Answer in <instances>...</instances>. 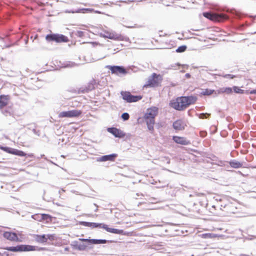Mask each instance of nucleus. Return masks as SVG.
<instances>
[{"mask_svg":"<svg viewBox=\"0 0 256 256\" xmlns=\"http://www.w3.org/2000/svg\"><path fill=\"white\" fill-rule=\"evenodd\" d=\"M196 98L194 96H180L170 101V106L177 110H183L190 105L194 104Z\"/></svg>","mask_w":256,"mask_h":256,"instance_id":"nucleus-1","label":"nucleus"},{"mask_svg":"<svg viewBox=\"0 0 256 256\" xmlns=\"http://www.w3.org/2000/svg\"><path fill=\"white\" fill-rule=\"evenodd\" d=\"M5 250L10 252H26V251H32L35 250V247L34 246L30 245H18L16 246H10L4 248Z\"/></svg>","mask_w":256,"mask_h":256,"instance_id":"nucleus-2","label":"nucleus"},{"mask_svg":"<svg viewBox=\"0 0 256 256\" xmlns=\"http://www.w3.org/2000/svg\"><path fill=\"white\" fill-rule=\"evenodd\" d=\"M46 39L48 42L54 41L57 42H66L68 40L66 36L60 34H48L46 37Z\"/></svg>","mask_w":256,"mask_h":256,"instance_id":"nucleus-3","label":"nucleus"},{"mask_svg":"<svg viewBox=\"0 0 256 256\" xmlns=\"http://www.w3.org/2000/svg\"><path fill=\"white\" fill-rule=\"evenodd\" d=\"M122 98L128 102H133L141 100L142 97L140 96H134L128 92H120Z\"/></svg>","mask_w":256,"mask_h":256,"instance_id":"nucleus-4","label":"nucleus"},{"mask_svg":"<svg viewBox=\"0 0 256 256\" xmlns=\"http://www.w3.org/2000/svg\"><path fill=\"white\" fill-rule=\"evenodd\" d=\"M82 112L80 110H73L62 112L58 114L59 118H76L79 116Z\"/></svg>","mask_w":256,"mask_h":256,"instance_id":"nucleus-5","label":"nucleus"},{"mask_svg":"<svg viewBox=\"0 0 256 256\" xmlns=\"http://www.w3.org/2000/svg\"><path fill=\"white\" fill-rule=\"evenodd\" d=\"M159 78H160V75H158L155 73H154L152 76L148 78L146 84L144 85V86L150 87H154L158 86L160 82Z\"/></svg>","mask_w":256,"mask_h":256,"instance_id":"nucleus-6","label":"nucleus"},{"mask_svg":"<svg viewBox=\"0 0 256 256\" xmlns=\"http://www.w3.org/2000/svg\"><path fill=\"white\" fill-rule=\"evenodd\" d=\"M106 68L110 70L112 74L116 75H125L127 74V72L124 67L118 66H107Z\"/></svg>","mask_w":256,"mask_h":256,"instance_id":"nucleus-7","label":"nucleus"},{"mask_svg":"<svg viewBox=\"0 0 256 256\" xmlns=\"http://www.w3.org/2000/svg\"><path fill=\"white\" fill-rule=\"evenodd\" d=\"M203 16L212 20L221 21L225 18V16L224 14L216 13L206 12L203 13Z\"/></svg>","mask_w":256,"mask_h":256,"instance_id":"nucleus-8","label":"nucleus"},{"mask_svg":"<svg viewBox=\"0 0 256 256\" xmlns=\"http://www.w3.org/2000/svg\"><path fill=\"white\" fill-rule=\"evenodd\" d=\"M107 130L116 138H122L125 136V134L122 130L116 128H108Z\"/></svg>","mask_w":256,"mask_h":256,"instance_id":"nucleus-9","label":"nucleus"},{"mask_svg":"<svg viewBox=\"0 0 256 256\" xmlns=\"http://www.w3.org/2000/svg\"><path fill=\"white\" fill-rule=\"evenodd\" d=\"M158 108L156 107H152L147 110V112L144 115V118H154L157 115Z\"/></svg>","mask_w":256,"mask_h":256,"instance_id":"nucleus-10","label":"nucleus"},{"mask_svg":"<svg viewBox=\"0 0 256 256\" xmlns=\"http://www.w3.org/2000/svg\"><path fill=\"white\" fill-rule=\"evenodd\" d=\"M118 156V154H112L108 155L102 156L100 158H98V162H106L111 161L114 162L115 158Z\"/></svg>","mask_w":256,"mask_h":256,"instance_id":"nucleus-11","label":"nucleus"},{"mask_svg":"<svg viewBox=\"0 0 256 256\" xmlns=\"http://www.w3.org/2000/svg\"><path fill=\"white\" fill-rule=\"evenodd\" d=\"M3 236L10 241L18 242V238L15 232H6L4 233Z\"/></svg>","mask_w":256,"mask_h":256,"instance_id":"nucleus-12","label":"nucleus"},{"mask_svg":"<svg viewBox=\"0 0 256 256\" xmlns=\"http://www.w3.org/2000/svg\"><path fill=\"white\" fill-rule=\"evenodd\" d=\"M173 140L176 143L181 144L182 145H188L190 144V142L188 140L183 137L174 136Z\"/></svg>","mask_w":256,"mask_h":256,"instance_id":"nucleus-13","label":"nucleus"},{"mask_svg":"<svg viewBox=\"0 0 256 256\" xmlns=\"http://www.w3.org/2000/svg\"><path fill=\"white\" fill-rule=\"evenodd\" d=\"M186 124L182 120H178L173 123L174 128L177 130H182L184 128Z\"/></svg>","mask_w":256,"mask_h":256,"instance_id":"nucleus-14","label":"nucleus"},{"mask_svg":"<svg viewBox=\"0 0 256 256\" xmlns=\"http://www.w3.org/2000/svg\"><path fill=\"white\" fill-rule=\"evenodd\" d=\"M102 228L106 230L107 232H111V233H113V234H122L123 233V230L114 228H108V226L105 224L102 225Z\"/></svg>","mask_w":256,"mask_h":256,"instance_id":"nucleus-15","label":"nucleus"},{"mask_svg":"<svg viewBox=\"0 0 256 256\" xmlns=\"http://www.w3.org/2000/svg\"><path fill=\"white\" fill-rule=\"evenodd\" d=\"M104 37L112 40H120L121 36L115 32H106V34L104 35Z\"/></svg>","mask_w":256,"mask_h":256,"instance_id":"nucleus-16","label":"nucleus"},{"mask_svg":"<svg viewBox=\"0 0 256 256\" xmlns=\"http://www.w3.org/2000/svg\"><path fill=\"white\" fill-rule=\"evenodd\" d=\"M8 98L6 96H0V108L6 106L8 104Z\"/></svg>","mask_w":256,"mask_h":256,"instance_id":"nucleus-17","label":"nucleus"},{"mask_svg":"<svg viewBox=\"0 0 256 256\" xmlns=\"http://www.w3.org/2000/svg\"><path fill=\"white\" fill-rule=\"evenodd\" d=\"M148 129L152 131L154 130V118H144Z\"/></svg>","mask_w":256,"mask_h":256,"instance_id":"nucleus-18","label":"nucleus"},{"mask_svg":"<svg viewBox=\"0 0 256 256\" xmlns=\"http://www.w3.org/2000/svg\"><path fill=\"white\" fill-rule=\"evenodd\" d=\"M34 238L36 241L38 243L46 242V234H42V235L36 234V235H34Z\"/></svg>","mask_w":256,"mask_h":256,"instance_id":"nucleus-19","label":"nucleus"},{"mask_svg":"<svg viewBox=\"0 0 256 256\" xmlns=\"http://www.w3.org/2000/svg\"><path fill=\"white\" fill-rule=\"evenodd\" d=\"M232 92V88H223L218 90V92H215V94H216L224 92L226 94H230Z\"/></svg>","mask_w":256,"mask_h":256,"instance_id":"nucleus-20","label":"nucleus"},{"mask_svg":"<svg viewBox=\"0 0 256 256\" xmlns=\"http://www.w3.org/2000/svg\"><path fill=\"white\" fill-rule=\"evenodd\" d=\"M36 216L40 217L41 220H46V222L52 221V216L48 214H41L40 216L37 215Z\"/></svg>","mask_w":256,"mask_h":256,"instance_id":"nucleus-21","label":"nucleus"},{"mask_svg":"<svg viewBox=\"0 0 256 256\" xmlns=\"http://www.w3.org/2000/svg\"><path fill=\"white\" fill-rule=\"evenodd\" d=\"M107 240H96L91 239L90 240V242L93 244H104L106 243Z\"/></svg>","mask_w":256,"mask_h":256,"instance_id":"nucleus-22","label":"nucleus"},{"mask_svg":"<svg viewBox=\"0 0 256 256\" xmlns=\"http://www.w3.org/2000/svg\"><path fill=\"white\" fill-rule=\"evenodd\" d=\"M74 246L75 248L80 250H84L86 248V246L84 244H78V242H74Z\"/></svg>","mask_w":256,"mask_h":256,"instance_id":"nucleus-23","label":"nucleus"},{"mask_svg":"<svg viewBox=\"0 0 256 256\" xmlns=\"http://www.w3.org/2000/svg\"><path fill=\"white\" fill-rule=\"evenodd\" d=\"M90 10L88 8H80L76 10H66V13H79V12H84V11H90Z\"/></svg>","mask_w":256,"mask_h":256,"instance_id":"nucleus-24","label":"nucleus"},{"mask_svg":"<svg viewBox=\"0 0 256 256\" xmlns=\"http://www.w3.org/2000/svg\"><path fill=\"white\" fill-rule=\"evenodd\" d=\"M12 154L20 156H26V154L22 151L16 149H14Z\"/></svg>","mask_w":256,"mask_h":256,"instance_id":"nucleus-25","label":"nucleus"},{"mask_svg":"<svg viewBox=\"0 0 256 256\" xmlns=\"http://www.w3.org/2000/svg\"><path fill=\"white\" fill-rule=\"evenodd\" d=\"M214 92H216L214 90L206 89L202 90L201 94L204 96H210Z\"/></svg>","mask_w":256,"mask_h":256,"instance_id":"nucleus-26","label":"nucleus"},{"mask_svg":"<svg viewBox=\"0 0 256 256\" xmlns=\"http://www.w3.org/2000/svg\"><path fill=\"white\" fill-rule=\"evenodd\" d=\"M230 166L234 168H238L240 166V162L235 160L230 162Z\"/></svg>","mask_w":256,"mask_h":256,"instance_id":"nucleus-27","label":"nucleus"},{"mask_svg":"<svg viewBox=\"0 0 256 256\" xmlns=\"http://www.w3.org/2000/svg\"><path fill=\"white\" fill-rule=\"evenodd\" d=\"M0 148L8 153L12 154V152H13V151L14 150V148H8V147H4V146H0Z\"/></svg>","mask_w":256,"mask_h":256,"instance_id":"nucleus-28","label":"nucleus"},{"mask_svg":"<svg viewBox=\"0 0 256 256\" xmlns=\"http://www.w3.org/2000/svg\"><path fill=\"white\" fill-rule=\"evenodd\" d=\"M46 241L49 240L51 241L54 240L56 238V234H46Z\"/></svg>","mask_w":256,"mask_h":256,"instance_id":"nucleus-29","label":"nucleus"},{"mask_svg":"<svg viewBox=\"0 0 256 256\" xmlns=\"http://www.w3.org/2000/svg\"><path fill=\"white\" fill-rule=\"evenodd\" d=\"M186 49V46H179L176 50V52H184Z\"/></svg>","mask_w":256,"mask_h":256,"instance_id":"nucleus-30","label":"nucleus"},{"mask_svg":"<svg viewBox=\"0 0 256 256\" xmlns=\"http://www.w3.org/2000/svg\"><path fill=\"white\" fill-rule=\"evenodd\" d=\"M122 118L124 120H127L130 118V115L127 112H124L122 114L121 116Z\"/></svg>","mask_w":256,"mask_h":256,"instance_id":"nucleus-31","label":"nucleus"},{"mask_svg":"<svg viewBox=\"0 0 256 256\" xmlns=\"http://www.w3.org/2000/svg\"><path fill=\"white\" fill-rule=\"evenodd\" d=\"M103 224H102L92 222L91 228H98V227L102 228Z\"/></svg>","mask_w":256,"mask_h":256,"instance_id":"nucleus-32","label":"nucleus"},{"mask_svg":"<svg viewBox=\"0 0 256 256\" xmlns=\"http://www.w3.org/2000/svg\"><path fill=\"white\" fill-rule=\"evenodd\" d=\"M80 224L85 226L91 227L92 222H80Z\"/></svg>","mask_w":256,"mask_h":256,"instance_id":"nucleus-33","label":"nucleus"},{"mask_svg":"<svg viewBox=\"0 0 256 256\" xmlns=\"http://www.w3.org/2000/svg\"><path fill=\"white\" fill-rule=\"evenodd\" d=\"M178 65H179L178 64H172V65L168 66V67L166 68V69H168V70H170V69L176 70V67Z\"/></svg>","mask_w":256,"mask_h":256,"instance_id":"nucleus-34","label":"nucleus"},{"mask_svg":"<svg viewBox=\"0 0 256 256\" xmlns=\"http://www.w3.org/2000/svg\"><path fill=\"white\" fill-rule=\"evenodd\" d=\"M224 77L226 78H233L234 77V75H232L230 74H226L224 76Z\"/></svg>","mask_w":256,"mask_h":256,"instance_id":"nucleus-35","label":"nucleus"},{"mask_svg":"<svg viewBox=\"0 0 256 256\" xmlns=\"http://www.w3.org/2000/svg\"><path fill=\"white\" fill-rule=\"evenodd\" d=\"M209 116V114H206H206L202 113V114H200V116H199V118H202V119H203V118H206V116Z\"/></svg>","mask_w":256,"mask_h":256,"instance_id":"nucleus-36","label":"nucleus"},{"mask_svg":"<svg viewBox=\"0 0 256 256\" xmlns=\"http://www.w3.org/2000/svg\"><path fill=\"white\" fill-rule=\"evenodd\" d=\"M202 237L204 238H212V234H202Z\"/></svg>","mask_w":256,"mask_h":256,"instance_id":"nucleus-37","label":"nucleus"},{"mask_svg":"<svg viewBox=\"0 0 256 256\" xmlns=\"http://www.w3.org/2000/svg\"><path fill=\"white\" fill-rule=\"evenodd\" d=\"M76 35L79 37H82L84 36V32L82 31H78Z\"/></svg>","mask_w":256,"mask_h":256,"instance_id":"nucleus-38","label":"nucleus"},{"mask_svg":"<svg viewBox=\"0 0 256 256\" xmlns=\"http://www.w3.org/2000/svg\"><path fill=\"white\" fill-rule=\"evenodd\" d=\"M233 88H234V92L236 93H240V88L239 87L234 86Z\"/></svg>","mask_w":256,"mask_h":256,"instance_id":"nucleus-39","label":"nucleus"},{"mask_svg":"<svg viewBox=\"0 0 256 256\" xmlns=\"http://www.w3.org/2000/svg\"><path fill=\"white\" fill-rule=\"evenodd\" d=\"M200 134L201 136L204 137L206 136V134L205 132H200Z\"/></svg>","mask_w":256,"mask_h":256,"instance_id":"nucleus-40","label":"nucleus"},{"mask_svg":"<svg viewBox=\"0 0 256 256\" xmlns=\"http://www.w3.org/2000/svg\"><path fill=\"white\" fill-rule=\"evenodd\" d=\"M80 240L82 242H90V240H88V239L80 238Z\"/></svg>","mask_w":256,"mask_h":256,"instance_id":"nucleus-41","label":"nucleus"},{"mask_svg":"<svg viewBox=\"0 0 256 256\" xmlns=\"http://www.w3.org/2000/svg\"><path fill=\"white\" fill-rule=\"evenodd\" d=\"M237 153V152L236 151V150H232V152H231V155L232 156H234V154H236Z\"/></svg>","mask_w":256,"mask_h":256,"instance_id":"nucleus-42","label":"nucleus"},{"mask_svg":"<svg viewBox=\"0 0 256 256\" xmlns=\"http://www.w3.org/2000/svg\"><path fill=\"white\" fill-rule=\"evenodd\" d=\"M250 94H256V89L252 90H250Z\"/></svg>","mask_w":256,"mask_h":256,"instance_id":"nucleus-43","label":"nucleus"},{"mask_svg":"<svg viewBox=\"0 0 256 256\" xmlns=\"http://www.w3.org/2000/svg\"><path fill=\"white\" fill-rule=\"evenodd\" d=\"M190 74H186V77L187 78H190Z\"/></svg>","mask_w":256,"mask_h":256,"instance_id":"nucleus-44","label":"nucleus"},{"mask_svg":"<svg viewBox=\"0 0 256 256\" xmlns=\"http://www.w3.org/2000/svg\"><path fill=\"white\" fill-rule=\"evenodd\" d=\"M33 132L35 134H36V130L35 129L33 130Z\"/></svg>","mask_w":256,"mask_h":256,"instance_id":"nucleus-45","label":"nucleus"},{"mask_svg":"<svg viewBox=\"0 0 256 256\" xmlns=\"http://www.w3.org/2000/svg\"><path fill=\"white\" fill-rule=\"evenodd\" d=\"M44 154L41 155V156H40V157H41V158H43V157H44Z\"/></svg>","mask_w":256,"mask_h":256,"instance_id":"nucleus-46","label":"nucleus"},{"mask_svg":"<svg viewBox=\"0 0 256 256\" xmlns=\"http://www.w3.org/2000/svg\"><path fill=\"white\" fill-rule=\"evenodd\" d=\"M242 91H243L242 90H240L241 93L242 92Z\"/></svg>","mask_w":256,"mask_h":256,"instance_id":"nucleus-47","label":"nucleus"},{"mask_svg":"<svg viewBox=\"0 0 256 256\" xmlns=\"http://www.w3.org/2000/svg\"><path fill=\"white\" fill-rule=\"evenodd\" d=\"M254 168H256V166L254 167Z\"/></svg>","mask_w":256,"mask_h":256,"instance_id":"nucleus-48","label":"nucleus"},{"mask_svg":"<svg viewBox=\"0 0 256 256\" xmlns=\"http://www.w3.org/2000/svg\"><path fill=\"white\" fill-rule=\"evenodd\" d=\"M0 255H1V253L0 252Z\"/></svg>","mask_w":256,"mask_h":256,"instance_id":"nucleus-49","label":"nucleus"}]
</instances>
